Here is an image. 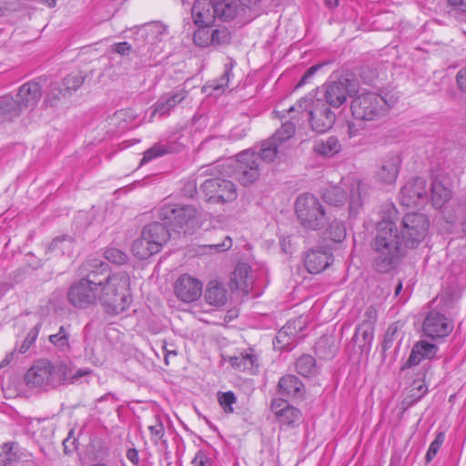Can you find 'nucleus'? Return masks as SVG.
I'll list each match as a JSON object with an SVG mask.
<instances>
[{
    "label": "nucleus",
    "mask_w": 466,
    "mask_h": 466,
    "mask_svg": "<svg viewBox=\"0 0 466 466\" xmlns=\"http://www.w3.org/2000/svg\"><path fill=\"white\" fill-rule=\"evenodd\" d=\"M82 269L86 273L81 279L100 289L99 301L106 314L118 315L130 306V278L127 272L110 274L108 265L99 259L86 260Z\"/></svg>",
    "instance_id": "nucleus-1"
},
{
    "label": "nucleus",
    "mask_w": 466,
    "mask_h": 466,
    "mask_svg": "<svg viewBox=\"0 0 466 466\" xmlns=\"http://www.w3.org/2000/svg\"><path fill=\"white\" fill-rule=\"evenodd\" d=\"M380 214L381 219L377 223L376 236L371 242L373 267L380 273H387L398 267L409 248L399 235L396 208L392 204L385 205Z\"/></svg>",
    "instance_id": "nucleus-2"
},
{
    "label": "nucleus",
    "mask_w": 466,
    "mask_h": 466,
    "mask_svg": "<svg viewBox=\"0 0 466 466\" xmlns=\"http://www.w3.org/2000/svg\"><path fill=\"white\" fill-rule=\"evenodd\" d=\"M366 194V186L360 180L351 178L341 180L337 186H329L322 192L325 203L334 207L348 203L349 218H356L363 208L362 198Z\"/></svg>",
    "instance_id": "nucleus-3"
},
{
    "label": "nucleus",
    "mask_w": 466,
    "mask_h": 466,
    "mask_svg": "<svg viewBox=\"0 0 466 466\" xmlns=\"http://www.w3.org/2000/svg\"><path fill=\"white\" fill-rule=\"evenodd\" d=\"M197 209L192 205L165 203L156 209L157 218L163 221L171 231L187 234L197 218Z\"/></svg>",
    "instance_id": "nucleus-4"
},
{
    "label": "nucleus",
    "mask_w": 466,
    "mask_h": 466,
    "mask_svg": "<svg viewBox=\"0 0 466 466\" xmlns=\"http://www.w3.org/2000/svg\"><path fill=\"white\" fill-rule=\"evenodd\" d=\"M295 213L299 224L306 229L319 230L327 223L324 208L312 194H302L297 198Z\"/></svg>",
    "instance_id": "nucleus-5"
},
{
    "label": "nucleus",
    "mask_w": 466,
    "mask_h": 466,
    "mask_svg": "<svg viewBox=\"0 0 466 466\" xmlns=\"http://www.w3.org/2000/svg\"><path fill=\"white\" fill-rule=\"evenodd\" d=\"M390 105L378 93L366 92L354 97L350 104L354 118L362 121H376L388 114Z\"/></svg>",
    "instance_id": "nucleus-6"
},
{
    "label": "nucleus",
    "mask_w": 466,
    "mask_h": 466,
    "mask_svg": "<svg viewBox=\"0 0 466 466\" xmlns=\"http://www.w3.org/2000/svg\"><path fill=\"white\" fill-rule=\"evenodd\" d=\"M429 227L430 221L424 214L412 212L401 218L398 230L402 243L413 249L425 239Z\"/></svg>",
    "instance_id": "nucleus-7"
},
{
    "label": "nucleus",
    "mask_w": 466,
    "mask_h": 466,
    "mask_svg": "<svg viewBox=\"0 0 466 466\" xmlns=\"http://www.w3.org/2000/svg\"><path fill=\"white\" fill-rule=\"evenodd\" d=\"M167 32V27L159 23L153 22L146 25L137 34L135 39L134 54H136L142 62H150L158 53L157 42Z\"/></svg>",
    "instance_id": "nucleus-8"
},
{
    "label": "nucleus",
    "mask_w": 466,
    "mask_h": 466,
    "mask_svg": "<svg viewBox=\"0 0 466 466\" xmlns=\"http://www.w3.org/2000/svg\"><path fill=\"white\" fill-rule=\"evenodd\" d=\"M309 100L301 98L297 104L299 111H306L311 128L317 133H324L330 129L336 121V115L324 101L316 99L312 101L311 106L307 110Z\"/></svg>",
    "instance_id": "nucleus-9"
},
{
    "label": "nucleus",
    "mask_w": 466,
    "mask_h": 466,
    "mask_svg": "<svg viewBox=\"0 0 466 466\" xmlns=\"http://www.w3.org/2000/svg\"><path fill=\"white\" fill-rule=\"evenodd\" d=\"M207 201L212 204H223L235 200L238 197L235 184L220 177L209 178L201 185Z\"/></svg>",
    "instance_id": "nucleus-10"
},
{
    "label": "nucleus",
    "mask_w": 466,
    "mask_h": 466,
    "mask_svg": "<svg viewBox=\"0 0 466 466\" xmlns=\"http://www.w3.org/2000/svg\"><path fill=\"white\" fill-rule=\"evenodd\" d=\"M259 157L257 153L250 150L243 151L238 155L233 176L243 186H249L259 177Z\"/></svg>",
    "instance_id": "nucleus-11"
},
{
    "label": "nucleus",
    "mask_w": 466,
    "mask_h": 466,
    "mask_svg": "<svg viewBox=\"0 0 466 466\" xmlns=\"http://www.w3.org/2000/svg\"><path fill=\"white\" fill-rule=\"evenodd\" d=\"M427 182L424 177H415L406 182L400 192L401 205L408 208H421L428 203Z\"/></svg>",
    "instance_id": "nucleus-12"
},
{
    "label": "nucleus",
    "mask_w": 466,
    "mask_h": 466,
    "mask_svg": "<svg viewBox=\"0 0 466 466\" xmlns=\"http://www.w3.org/2000/svg\"><path fill=\"white\" fill-rule=\"evenodd\" d=\"M359 90V83L355 79L340 78L326 86L325 103L333 107H339L346 102L347 97L352 96Z\"/></svg>",
    "instance_id": "nucleus-13"
},
{
    "label": "nucleus",
    "mask_w": 466,
    "mask_h": 466,
    "mask_svg": "<svg viewBox=\"0 0 466 466\" xmlns=\"http://www.w3.org/2000/svg\"><path fill=\"white\" fill-rule=\"evenodd\" d=\"M100 289L80 279L67 291L68 302L75 308L86 309L99 299Z\"/></svg>",
    "instance_id": "nucleus-14"
},
{
    "label": "nucleus",
    "mask_w": 466,
    "mask_h": 466,
    "mask_svg": "<svg viewBox=\"0 0 466 466\" xmlns=\"http://www.w3.org/2000/svg\"><path fill=\"white\" fill-rule=\"evenodd\" d=\"M452 329V321L438 311L429 312L423 322V331L431 339L447 337Z\"/></svg>",
    "instance_id": "nucleus-15"
},
{
    "label": "nucleus",
    "mask_w": 466,
    "mask_h": 466,
    "mask_svg": "<svg viewBox=\"0 0 466 466\" xmlns=\"http://www.w3.org/2000/svg\"><path fill=\"white\" fill-rule=\"evenodd\" d=\"M174 289L178 299L190 303L200 298L203 285L198 279L184 274L177 279Z\"/></svg>",
    "instance_id": "nucleus-16"
},
{
    "label": "nucleus",
    "mask_w": 466,
    "mask_h": 466,
    "mask_svg": "<svg viewBox=\"0 0 466 466\" xmlns=\"http://www.w3.org/2000/svg\"><path fill=\"white\" fill-rule=\"evenodd\" d=\"M402 164V158L398 153H389L380 161L376 172V179L381 184H394Z\"/></svg>",
    "instance_id": "nucleus-17"
},
{
    "label": "nucleus",
    "mask_w": 466,
    "mask_h": 466,
    "mask_svg": "<svg viewBox=\"0 0 466 466\" xmlns=\"http://www.w3.org/2000/svg\"><path fill=\"white\" fill-rule=\"evenodd\" d=\"M50 361L38 360L26 371L25 381L30 387L46 388L50 386Z\"/></svg>",
    "instance_id": "nucleus-18"
},
{
    "label": "nucleus",
    "mask_w": 466,
    "mask_h": 466,
    "mask_svg": "<svg viewBox=\"0 0 466 466\" xmlns=\"http://www.w3.org/2000/svg\"><path fill=\"white\" fill-rule=\"evenodd\" d=\"M191 14L196 25H212L218 19L214 0H196Z\"/></svg>",
    "instance_id": "nucleus-19"
},
{
    "label": "nucleus",
    "mask_w": 466,
    "mask_h": 466,
    "mask_svg": "<svg viewBox=\"0 0 466 466\" xmlns=\"http://www.w3.org/2000/svg\"><path fill=\"white\" fill-rule=\"evenodd\" d=\"M187 91L183 88L164 94L155 103L152 116L156 114H158L160 116L169 115L170 112L187 97Z\"/></svg>",
    "instance_id": "nucleus-20"
},
{
    "label": "nucleus",
    "mask_w": 466,
    "mask_h": 466,
    "mask_svg": "<svg viewBox=\"0 0 466 466\" xmlns=\"http://www.w3.org/2000/svg\"><path fill=\"white\" fill-rule=\"evenodd\" d=\"M50 387L56 388L67 380H74L89 373L87 370H79L76 373L72 372L71 368L59 362L53 364L50 362Z\"/></svg>",
    "instance_id": "nucleus-21"
},
{
    "label": "nucleus",
    "mask_w": 466,
    "mask_h": 466,
    "mask_svg": "<svg viewBox=\"0 0 466 466\" xmlns=\"http://www.w3.org/2000/svg\"><path fill=\"white\" fill-rule=\"evenodd\" d=\"M333 261L330 253L320 249H310L305 256L304 265L311 274H318L328 268Z\"/></svg>",
    "instance_id": "nucleus-22"
},
{
    "label": "nucleus",
    "mask_w": 466,
    "mask_h": 466,
    "mask_svg": "<svg viewBox=\"0 0 466 466\" xmlns=\"http://www.w3.org/2000/svg\"><path fill=\"white\" fill-rule=\"evenodd\" d=\"M214 2L218 19L224 22L231 21L248 10L240 4V0H214Z\"/></svg>",
    "instance_id": "nucleus-23"
},
{
    "label": "nucleus",
    "mask_w": 466,
    "mask_h": 466,
    "mask_svg": "<svg viewBox=\"0 0 466 466\" xmlns=\"http://www.w3.org/2000/svg\"><path fill=\"white\" fill-rule=\"evenodd\" d=\"M279 392L282 396L294 399H302L305 394V387L302 381L295 375H285L278 383Z\"/></svg>",
    "instance_id": "nucleus-24"
},
{
    "label": "nucleus",
    "mask_w": 466,
    "mask_h": 466,
    "mask_svg": "<svg viewBox=\"0 0 466 466\" xmlns=\"http://www.w3.org/2000/svg\"><path fill=\"white\" fill-rule=\"evenodd\" d=\"M41 96V86L37 82L30 81L20 86L17 98L22 107L27 108L36 106Z\"/></svg>",
    "instance_id": "nucleus-25"
},
{
    "label": "nucleus",
    "mask_w": 466,
    "mask_h": 466,
    "mask_svg": "<svg viewBox=\"0 0 466 466\" xmlns=\"http://www.w3.org/2000/svg\"><path fill=\"white\" fill-rule=\"evenodd\" d=\"M373 339L374 329L369 328L367 325L359 324L355 329L350 343L358 347L360 354H365L368 356L371 350Z\"/></svg>",
    "instance_id": "nucleus-26"
},
{
    "label": "nucleus",
    "mask_w": 466,
    "mask_h": 466,
    "mask_svg": "<svg viewBox=\"0 0 466 466\" xmlns=\"http://www.w3.org/2000/svg\"><path fill=\"white\" fill-rule=\"evenodd\" d=\"M170 228L163 221L153 222L147 225L142 233L148 238L152 243H157V248L161 249L162 246L169 239Z\"/></svg>",
    "instance_id": "nucleus-27"
},
{
    "label": "nucleus",
    "mask_w": 466,
    "mask_h": 466,
    "mask_svg": "<svg viewBox=\"0 0 466 466\" xmlns=\"http://www.w3.org/2000/svg\"><path fill=\"white\" fill-rule=\"evenodd\" d=\"M70 97V92L66 91L63 85L59 82H55L49 86V90L45 96L44 104L46 106L57 107L66 104Z\"/></svg>",
    "instance_id": "nucleus-28"
},
{
    "label": "nucleus",
    "mask_w": 466,
    "mask_h": 466,
    "mask_svg": "<svg viewBox=\"0 0 466 466\" xmlns=\"http://www.w3.org/2000/svg\"><path fill=\"white\" fill-rule=\"evenodd\" d=\"M204 298L208 304L216 307H222L228 301L227 290L216 280L208 284Z\"/></svg>",
    "instance_id": "nucleus-29"
},
{
    "label": "nucleus",
    "mask_w": 466,
    "mask_h": 466,
    "mask_svg": "<svg viewBox=\"0 0 466 466\" xmlns=\"http://www.w3.org/2000/svg\"><path fill=\"white\" fill-rule=\"evenodd\" d=\"M131 249L134 256L142 260L147 259L160 251L157 243H152L143 233L133 242Z\"/></svg>",
    "instance_id": "nucleus-30"
},
{
    "label": "nucleus",
    "mask_w": 466,
    "mask_h": 466,
    "mask_svg": "<svg viewBox=\"0 0 466 466\" xmlns=\"http://www.w3.org/2000/svg\"><path fill=\"white\" fill-rule=\"evenodd\" d=\"M76 240L71 235H62L55 238L48 246V250L61 255L71 256L75 249Z\"/></svg>",
    "instance_id": "nucleus-31"
},
{
    "label": "nucleus",
    "mask_w": 466,
    "mask_h": 466,
    "mask_svg": "<svg viewBox=\"0 0 466 466\" xmlns=\"http://www.w3.org/2000/svg\"><path fill=\"white\" fill-rule=\"evenodd\" d=\"M23 109L20 102L11 96L0 97V117L4 120H11L17 116Z\"/></svg>",
    "instance_id": "nucleus-32"
},
{
    "label": "nucleus",
    "mask_w": 466,
    "mask_h": 466,
    "mask_svg": "<svg viewBox=\"0 0 466 466\" xmlns=\"http://www.w3.org/2000/svg\"><path fill=\"white\" fill-rule=\"evenodd\" d=\"M340 150L341 145L339 139L334 136H330L326 139L319 140L314 145L315 153L323 157H333Z\"/></svg>",
    "instance_id": "nucleus-33"
},
{
    "label": "nucleus",
    "mask_w": 466,
    "mask_h": 466,
    "mask_svg": "<svg viewBox=\"0 0 466 466\" xmlns=\"http://www.w3.org/2000/svg\"><path fill=\"white\" fill-rule=\"evenodd\" d=\"M296 337V328L287 323L283 326L275 336L273 340V346L279 350L289 349V345L292 344Z\"/></svg>",
    "instance_id": "nucleus-34"
},
{
    "label": "nucleus",
    "mask_w": 466,
    "mask_h": 466,
    "mask_svg": "<svg viewBox=\"0 0 466 466\" xmlns=\"http://www.w3.org/2000/svg\"><path fill=\"white\" fill-rule=\"evenodd\" d=\"M229 361L232 367L239 370H252L258 366V358L251 349L241 352L238 356L231 357Z\"/></svg>",
    "instance_id": "nucleus-35"
},
{
    "label": "nucleus",
    "mask_w": 466,
    "mask_h": 466,
    "mask_svg": "<svg viewBox=\"0 0 466 466\" xmlns=\"http://www.w3.org/2000/svg\"><path fill=\"white\" fill-rule=\"evenodd\" d=\"M431 202L436 208H441L451 197V191L441 181L431 183Z\"/></svg>",
    "instance_id": "nucleus-36"
},
{
    "label": "nucleus",
    "mask_w": 466,
    "mask_h": 466,
    "mask_svg": "<svg viewBox=\"0 0 466 466\" xmlns=\"http://www.w3.org/2000/svg\"><path fill=\"white\" fill-rule=\"evenodd\" d=\"M71 325L60 326L56 334L49 336V341L60 351L66 352L70 350L69 338H70Z\"/></svg>",
    "instance_id": "nucleus-37"
},
{
    "label": "nucleus",
    "mask_w": 466,
    "mask_h": 466,
    "mask_svg": "<svg viewBox=\"0 0 466 466\" xmlns=\"http://www.w3.org/2000/svg\"><path fill=\"white\" fill-rule=\"evenodd\" d=\"M279 146L271 137L262 141L259 152L257 154L259 157V161L273 162L278 156Z\"/></svg>",
    "instance_id": "nucleus-38"
},
{
    "label": "nucleus",
    "mask_w": 466,
    "mask_h": 466,
    "mask_svg": "<svg viewBox=\"0 0 466 466\" xmlns=\"http://www.w3.org/2000/svg\"><path fill=\"white\" fill-rule=\"evenodd\" d=\"M297 372L303 377H309L316 374V360L311 355H302L296 362Z\"/></svg>",
    "instance_id": "nucleus-39"
},
{
    "label": "nucleus",
    "mask_w": 466,
    "mask_h": 466,
    "mask_svg": "<svg viewBox=\"0 0 466 466\" xmlns=\"http://www.w3.org/2000/svg\"><path fill=\"white\" fill-rule=\"evenodd\" d=\"M86 78V74L84 72L71 73L66 76L59 83L63 85L66 91H69L70 96H72L73 92H76L82 86Z\"/></svg>",
    "instance_id": "nucleus-40"
},
{
    "label": "nucleus",
    "mask_w": 466,
    "mask_h": 466,
    "mask_svg": "<svg viewBox=\"0 0 466 466\" xmlns=\"http://www.w3.org/2000/svg\"><path fill=\"white\" fill-rule=\"evenodd\" d=\"M300 416V410L289 404L282 412L279 411V416L276 419L281 425L294 427Z\"/></svg>",
    "instance_id": "nucleus-41"
},
{
    "label": "nucleus",
    "mask_w": 466,
    "mask_h": 466,
    "mask_svg": "<svg viewBox=\"0 0 466 466\" xmlns=\"http://www.w3.org/2000/svg\"><path fill=\"white\" fill-rule=\"evenodd\" d=\"M18 460L14 443H5L0 447V466H15Z\"/></svg>",
    "instance_id": "nucleus-42"
},
{
    "label": "nucleus",
    "mask_w": 466,
    "mask_h": 466,
    "mask_svg": "<svg viewBox=\"0 0 466 466\" xmlns=\"http://www.w3.org/2000/svg\"><path fill=\"white\" fill-rule=\"evenodd\" d=\"M327 238L336 243H341L347 235L345 225L342 221L334 219L329 223L326 230Z\"/></svg>",
    "instance_id": "nucleus-43"
},
{
    "label": "nucleus",
    "mask_w": 466,
    "mask_h": 466,
    "mask_svg": "<svg viewBox=\"0 0 466 466\" xmlns=\"http://www.w3.org/2000/svg\"><path fill=\"white\" fill-rule=\"evenodd\" d=\"M198 28L193 35L194 44L200 47H208L211 46L210 35L212 25H197Z\"/></svg>",
    "instance_id": "nucleus-44"
},
{
    "label": "nucleus",
    "mask_w": 466,
    "mask_h": 466,
    "mask_svg": "<svg viewBox=\"0 0 466 466\" xmlns=\"http://www.w3.org/2000/svg\"><path fill=\"white\" fill-rule=\"evenodd\" d=\"M426 366H428V368L431 367V365H429L428 363L423 365L421 368L422 371L419 373L420 376H422V380H415L412 383L410 396L414 399V400H420L428 391V387L424 383V378L427 372Z\"/></svg>",
    "instance_id": "nucleus-45"
},
{
    "label": "nucleus",
    "mask_w": 466,
    "mask_h": 466,
    "mask_svg": "<svg viewBox=\"0 0 466 466\" xmlns=\"http://www.w3.org/2000/svg\"><path fill=\"white\" fill-rule=\"evenodd\" d=\"M295 124L290 121H286L282 124L280 128H279L274 135L271 137L274 140H276L279 145L289 140L295 134Z\"/></svg>",
    "instance_id": "nucleus-46"
},
{
    "label": "nucleus",
    "mask_w": 466,
    "mask_h": 466,
    "mask_svg": "<svg viewBox=\"0 0 466 466\" xmlns=\"http://www.w3.org/2000/svg\"><path fill=\"white\" fill-rule=\"evenodd\" d=\"M231 40V35L229 31L225 27L212 29L210 35L211 46H218L222 45L229 44Z\"/></svg>",
    "instance_id": "nucleus-47"
},
{
    "label": "nucleus",
    "mask_w": 466,
    "mask_h": 466,
    "mask_svg": "<svg viewBox=\"0 0 466 466\" xmlns=\"http://www.w3.org/2000/svg\"><path fill=\"white\" fill-rule=\"evenodd\" d=\"M218 401L226 413L234 411L233 404L237 402V397L233 391L218 392Z\"/></svg>",
    "instance_id": "nucleus-48"
},
{
    "label": "nucleus",
    "mask_w": 466,
    "mask_h": 466,
    "mask_svg": "<svg viewBox=\"0 0 466 466\" xmlns=\"http://www.w3.org/2000/svg\"><path fill=\"white\" fill-rule=\"evenodd\" d=\"M104 257L106 260L111 263L122 265L125 264L127 260V255L116 248H108L104 252Z\"/></svg>",
    "instance_id": "nucleus-49"
},
{
    "label": "nucleus",
    "mask_w": 466,
    "mask_h": 466,
    "mask_svg": "<svg viewBox=\"0 0 466 466\" xmlns=\"http://www.w3.org/2000/svg\"><path fill=\"white\" fill-rule=\"evenodd\" d=\"M167 153V149L164 145L155 144L153 147L145 151L140 165H144L156 157L164 156Z\"/></svg>",
    "instance_id": "nucleus-50"
},
{
    "label": "nucleus",
    "mask_w": 466,
    "mask_h": 466,
    "mask_svg": "<svg viewBox=\"0 0 466 466\" xmlns=\"http://www.w3.org/2000/svg\"><path fill=\"white\" fill-rule=\"evenodd\" d=\"M148 430L151 433V441L156 444L158 443L165 435V428L159 416L154 417V423L148 426Z\"/></svg>",
    "instance_id": "nucleus-51"
},
{
    "label": "nucleus",
    "mask_w": 466,
    "mask_h": 466,
    "mask_svg": "<svg viewBox=\"0 0 466 466\" xmlns=\"http://www.w3.org/2000/svg\"><path fill=\"white\" fill-rule=\"evenodd\" d=\"M40 329H41V323L39 322V323L35 324L29 330L26 338L25 339V340L23 341V343L21 344V346L19 348L20 353H22V354L25 353L30 349V347L35 342V340L38 337Z\"/></svg>",
    "instance_id": "nucleus-52"
},
{
    "label": "nucleus",
    "mask_w": 466,
    "mask_h": 466,
    "mask_svg": "<svg viewBox=\"0 0 466 466\" xmlns=\"http://www.w3.org/2000/svg\"><path fill=\"white\" fill-rule=\"evenodd\" d=\"M414 346L418 347L419 352L423 360L433 359L438 351V347L435 344L429 343L424 340L417 342Z\"/></svg>",
    "instance_id": "nucleus-53"
},
{
    "label": "nucleus",
    "mask_w": 466,
    "mask_h": 466,
    "mask_svg": "<svg viewBox=\"0 0 466 466\" xmlns=\"http://www.w3.org/2000/svg\"><path fill=\"white\" fill-rule=\"evenodd\" d=\"M397 333H398L397 324L396 323L390 324L388 327V329L384 334L383 340H382L381 348H382L383 352H386L388 350H390L392 347L393 342L397 339Z\"/></svg>",
    "instance_id": "nucleus-54"
},
{
    "label": "nucleus",
    "mask_w": 466,
    "mask_h": 466,
    "mask_svg": "<svg viewBox=\"0 0 466 466\" xmlns=\"http://www.w3.org/2000/svg\"><path fill=\"white\" fill-rule=\"evenodd\" d=\"M445 439V435L443 432H439L433 441L430 444L428 451L426 453L425 459L428 462L431 461L433 458L437 455L440 451L443 441Z\"/></svg>",
    "instance_id": "nucleus-55"
},
{
    "label": "nucleus",
    "mask_w": 466,
    "mask_h": 466,
    "mask_svg": "<svg viewBox=\"0 0 466 466\" xmlns=\"http://www.w3.org/2000/svg\"><path fill=\"white\" fill-rule=\"evenodd\" d=\"M232 247V239L230 237L227 236L223 239V241L218 243H213L205 245L204 248L208 250L209 253H220L228 250Z\"/></svg>",
    "instance_id": "nucleus-56"
},
{
    "label": "nucleus",
    "mask_w": 466,
    "mask_h": 466,
    "mask_svg": "<svg viewBox=\"0 0 466 466\" xmlns=\"http://www.w3.org/2000/svg\"><path fill=\"white\" fill-rule=\"evenodd\" d=\"M110 52L118 54L122 56H127L134 53L133 46L127 42L115 43L110 46Z\"/></svg>",
    "instance_id": "nucleus-57"
},
{
    "label": "nucleus",
    "mask_w": 466,
    "mask_h": 466,
    "mask_svg": "<svg viewBox=\"0 0 466 466\" xmlns=\"http://www.w3.org/2000/svg\"><path fill=\"white\" fill-rule=\"evenodd\" d=\"M422 360L423 359L419 352L418 347L413 346L408 360L402 365L400 370L402 371L413 366L419 365Z\"/></svg>",
    "instance_id": "nucleus-58"
},
{
    "label": "nucleus",
    "mask_w": 466,
    "mask_h": 466,
    "mask_svg": "<svg viewBox=\"0 0 466 466\" xmlns=\"http://www.w3.org/2000/svg\"><path fill=\"white\" fill-rule=\"evenodd\" d=\"M377 321V310L373 306H370L366 309L364 313V319L360 325H367L369 328L375 327Z\"/></svg>",
    "instance_id": "nucleus-59"
},
{
    "label": "nucleus",
    "mask_w": 466,
    "mask_h": 466,
    "mask_svg": "<svg viewBox=\"0 0 466 466\" xmlns=\"http://www.w3.org/2000/svg\"><path fill=\"white\" fill-rule=\"evenodd\" d=\"M181 193L186 198H193L197 193V182L195 179L187 180L184 182L181 188Z\"/></svg>",
    "instance_id": "nucleus-60"
},
{
    "label": "nucleus",
    "mask_w": 466,
    "mask_h": 466,
    "mask_svg": "<svg viewBox=\"0 0 466 466\" xmlns=\"http://www.w3.org/2000/svg\"><path fill=\"white\" fill-rule=\"evenodd\" d=\"M232 76V66L226 65L223 75L218 79V83L214 86L215 90L224 89L228 85L229 78Z\"/></svg>",
    "instance_id": "nucleus-61"
},
{
    "label": "nucleus",
    "mask_w": 466,
    "mask_h": 466,
    "mask_svg": "<svg viewBox=\"0 0 466 466\" xmlns=\"http://www.w3.org/2000/svg\"><path fill=\"white\" fill-rule=\"evenodd\" d=\"M323 66V64H318V65H315V66H310L305 73L304 75L302 76V77L300 78V80L299 81V83L296 85V88H299L302 86H304L308 80L312 77L316 72L321 68Z\"/></svg>",
    "instance_id": "nucleus-62"
},
{
    "label": "nucleus",
    "mask_w": 466,
    "mask_h": 466,
    "mask_svg": "<svg viewBox=\"0 0 466 466\" xmlns=\"http://www.w3.org/2000/svg\"><path fill=\"white\" fill-rule=\"evenodd\" d=\"M192 463L196 466H213L212 461L202 451L196 453Z\"/></svg>",
    "instance_id": "nucleus-63"
},
{
    "label": "nucleus",
    "mask_w": 466,
    "mask_h": 466,
    "mask_svg": "<svg viewBox=\"0 0 466 466\" xmlns=\"http://www.w3.org/2000/svg\"><path fill=\"white\" fill-rule=\"evenodd\" d=\"M455 220L461 225L462 230L466 233V203L458 207Z\"/></svg>",
    "instance_id": "nucleus-64"
}]
</instances>
